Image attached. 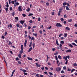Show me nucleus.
I'll use <instances>...</instances> for the list:
<instances>
[{"label":"nucleus","mask_w":77,"mask_h":77,"mask_svg":"<svg viewBox=\"0 0 77 77\" xmlns=\"http://www.w3.org/2000/svg\"><path fill=\"white\" fill-rule=\"evenodd\" d=\"M21 50L20 52H19V53L20 54H22L23 53V45H21Z\"/></svg>","instance_id":"obj_1"},{"label":"nucleus","mask_w":77,"mask_h":77,"mask_svg":"<svg viewBox=\"0 0 77 77\" xmlns=\"http://www.w3.org/2000/svg\"><path fill=\"white\" fill-rule=\"evenodd\" d=\"M56 26L57 27H63V26L60 23H57L56 24Z\"/></svg>","instance_id":"obj_2"},{"label":"nucleus","mask_w":77,"mask_h":77,"mask_svg":"<svg viewBox=\"0 0 77 77\" xmlns=\"http://www.w3.org/2000/svg\"><path fill=\"white\" fill-rule=\"evenodd\" d=\"M61 71V68L60 67H57L56 68V71L57 72H59Z\"/></svg>","instance_id":"obj_3"},{"label":"nucleus","mask_w":77,"mask_h":77,"mask_svg":"<svg viewBox=\"0 0 77 77\" xmlns=\"http://www.w3.org/2000/svg\"><path fill=\"white\" fill-rule=\"evenodd\" d=\"M61 12H62V9L60 8V9L58 13V16H60V13H61Z\"/></svg>","instance_id":"obj_4"},{"label":"nucleus","mask_w":77,"mask_h":77,"mask_svg":"<svg viewBox=\"0 0 77 77\" xmlns=\"http://www.w3.org/2000/svg\"><path fill=\"white\" fill-rule=\"evenodd\" d=\"M18 10L20 12L22 11V8H21V6H19L18 8Z\"/></svg>","instance_id":"obj_5"},{"label":"nucleus","mask_w":77,"mask_h":77,"mask_svg":"<svg viewBox=\"0 0 77 77\" xmlns=\"http://www.w3.org/2000/svg\"><path fill=\"white\" fill-rule=\"evenodd\" d=\"M20 5V3H19L16 2L15 3L14 6L15 7V6H17V5Z\"/></svg>","instance_id":"obj_6"},{"label":"nucleus","mask_w":77,"mask_h":77,"mask_svg":"<svg viewBox=\"0 0 77 77\" xmlns=\"http://www.w3.org/2000/svg\"><path fill=\"white\" fill-rule=\"evenodd\" d=\"M63 59H65V60H67V59H68L66 56V57H65V56L63 57Z\"/></svg>","instance_id":"obj_7"},{"label":"nucleus","mask_w":77,"mask_h":77,"mask_svg":"<svg viewBox=\"0 0 77 77\" xmlns=\"http://www.w3.org/2000/svg\"><path fill=\"white\" fill-rule=\"evenodd\" d=\"M9 27H10V28L12 27V25L11 24H10L8 25V28H9Z\"/></svg>","instance_id":"obj_8"},{"label":"nucleus","mask_w":77,"mask_h":77,"mask_svg":"<svg viewBox=\"0 0 77 77\" xmlns=\"http://www.w3.org/2000/svg\"><path fill=\"white\" fill-rule=\"evenodd\" d=\"M35 64L36 65V66H37V67H40V66H41V65L38 64V63H35Z\"/></svg>","instance_id":"obj_9"},{"label":"nucleus","mask_w":77,"mask_h":77,"mask_svg":"<svg viewBox=\"0 0 77 77\" xmlns=\"http://www.w3.org/2000/svg\"><path fill=\"white\" fill-rule=\"evenodd\" d=\"M20 24H24V21L20 20Z\"/></svg>","instance_id":"obj_10"},{"label":"nucleus","mask_w":77,"mask_h":77,"mask_svg":"<svg viewBox=\"0 0 77 77\" xmlns=\"http://www.w3.org/2000/svg\"><path fill=\"white\" fill-rule=\"evenodd\" d=\"M69 52H71V50L70 49H69L66 51V53H68Z\"/></svg>","instance_id":"obj_11"},{"label":"nucleus","mask_w":77,"mask_h":77,"mask_svg":"<svg viewBox=\"0 0 77 77\" xmlns=\"http://www.w3.org/2000/svg\"><path fill=\"white\" fill-rule=\"evenodd\" d=\"M66 10L67 11H69V10H70V9H69V8L67 6H66Z\"/></svg>","instance_id":"obj_12"},{"label":"nucleus","mask_w":77,"mask_h":77,"mask_svg":"<svg viewBox=\"0 0 77 77\" xmlns=\"http://www.w3.org/2000/svg\"><path fill=\"white\" fill-rule=\"evenodd\" d=\"M72 19L68 20V23H71V22H72Z\"/></svg>","instance_id":"obj_13"},{"label":"nucleus","mask_w":77,"mask_h":77,"mask_svg":"<svg viewBox=\"0 0 77 77\" xmlns=\"http://www.w3.org/2000/svg\"><path fill=\"white\" fill-rule=\"evenodd\" d=\"M32 50V47H31L29 49V51H28V52H30V51H31Z\"/></svg>","instance_id":"obj_14"},{"label":"nucleus","mask_w":77,"mask_h":77,"mask_svg":"<svg viewBox=\"0 0 77 77\" xmlns=\"http://www.w3.org/2000/svg\"><path fill=\"white\" fill-rule=\"evenodd\" d=\"M15 20H17V21H16V22H17V21H18V17H15Z\"/></svg>","instance_id":"obj_15"},{"label":"nucleus","mask_w":77,"mask_h":77,"mask_svg":"<svg viewBox=\"0 0 77 77\" xmlns=\"http://www.w3.org/2000/svg\"><path fill=\"white\" fill-rule=\"evenodd\" d=\"M32 35L33 36H37V35H38V33H36L35 34L34 33H33L32 34Z\"/></svg>","instance_id":"obj_16"},{"label":"nucleus","mask_w":77,"mask_h":77,"mask_svg":"<svg viewBox=\"0 0 77 77\" xmlns=\"http://www.w3.org/2000/svg\"><path fill=\"white\" fill-rule=\"evenodd\" d=\"M56 44L58 46H59V43H58V41H57V39H56Z\"/></svg>","instance_id":"obj_17"},{"label":"nucleus","mask_w":77,"mask_h":77,"mask_svg":"<svg viewBox=\"0 0 77 77\" xmlns=\"http://www.w3.org/2000/svg\"><path fill=\"white\" fill-rule=\"evenodd\" d=\"M32 42H30V43L29 45V47H30L32 45Z\"/></svg>","instance_id":"obj_18"},{"label":"nucleus","mask_w":77,"mask_h":77,"mask_svg":"<svg viewBox=\"0 0 77 77\" xmlns=\"http://www.w3.org/2000/svg\"><path fill=\"white\" fill-rule=\"evenodd\" d=\"M27 59L28 60H33V59L31 58H30L29 57H27Z\"/></svg>","instance_id":"obj_19"},{"label":"nucleus","mask_w":77,"mask_h":77,"mask_svg":"<svg viewBox=\"0 0 77 77\" xmlns=\"http://www.w3.org/2000/svg\"><path fill=\"white\" fill-rule=\"evenodd\" d=\"M58 57L59 59H62V57H61V56H60V55H58Z\"/></svg>","instance_id":"obj_20"},{"label":"nucleus","mask_w":77,"mask_h":77,"mask_svg":"<svg viewBox=\"0 0 77 77\" xmlns=\"http://www.w3.org/2000/svg\"><path fill=\"white\" fill-rule=\"evenodd\" d=\"M66 30H70V29H69V28L68 27H66Z\"/></svg>","instance_id":"obj_21"},{"label":"nucleus","mask_w":77,"mask_h":77,"mask_svg":"<svg viewBox=\"0 0 77 77\" xmlns=\"http://www.w3.org/2000/svg\"><path fill=\"white\" fill-rule=\"evenodd\" d=\"M68 45L70 47H71V48H72L73 47V46H72L71 44Z\"/></svg>","instance_id":"obj_22"},{"label":"nucleus","mask_w":77,"mask_h":77,"mask_svg":"<svg viewBox=\"0 0 77 77\" xmlns=\"http://www.w3.org/2000/svg\"><path fill=\"white\" fill-rule=\"evenodd\" d=\"M11 14L12 16H13V17H14V15H15V12H13Z\"/></svg>","instance_id":"obj_23"},{"label":"nucleus","mask_w":77,"mask_h":77,"mask_svg":"<svg viewBox=\"0 0 77 77\" xmlns=\"http://www.w3.org/2000/svg\"><path fill=\"white\" fill-rule=\"evenodd\" d=\"M72 44L73 45H74L75 46H77V45H76L75 43H72Z\"/></svg>","instance_id":"obj_24"},{"label":"nucleus","mask_w":77,"mask_h":77,"mask_svg":"<svg viewBox=\"0 0 77 77\" xmlns=\"http://www.w3.org/2000/svg\"><path fill=\"white\" fill-rule=\"evenodd\" d=\"M6 3H7V5H6V6L7 7V8H9V4H8V2H6Z\"/></svg>","instance_id":"obj_25"},{"label":"nucleus","mask_w":77,"mask_h":77,"mask_svg":"<svg viewBox=\"0 0 77 77\" xmlns=\"http://www.w3.org/2000/svg\"><path fill=\"white\" fill-rule=\"evenodd\" d=\"M9 9V8H5V10L6 11V12H8V10Z\"/></svg>","instance_id":"obj_26"},{"label":"nucleus","mask_w":77,"mask_h":77,"mask_svg":"<svg viewBox=\"0 0 77 77\" xmlns=\"http://www.w3.org/2000/svg\"><path fill=\"white\" fill-rule=\"evenodd\" d=\"M64 36L65 38H66V36H67V33H65L64 35Z\"/></svg>","instance_id":"obj_27"},{"label":"nucleus","mask_w":77,"mask_h":77,"mask_svg":"<svg viewBox=\"0 0 77 77\" xmlns=\"http://www.w3.org/2000/svg\"><path fill=\"white\" fill-rule=\"evenodd\" d=\"M32 45H33V48H35V43L32 44Z\"/></svg>","instance_id":"obj_28"},{"label":"nucleus","mask_w":77,"mask_h":77,"mask_svg":"<svg viewBox=\"0 0 77 77\" xmlns=\"http://www.w3.org/2000/svg\"><path fill=\"white\" fill-rule=\"evenodd\" d=\"M8 44H9V45H12V42L11 41H9Z\"/></svg>","instance_id":"obj_29"},{"label":"nucleus","mask_w":77,"mask_h":77,"mask_svg":"<svg viewBox=\"0 0 77 77\" xmlns=\"http://www.w3.org/2000/svg\"><path fill=\"white\" fill-rule=\"evenodd\" d=\"M18 57H19V58H21V54H19L18 55Z\"/></svg>","instance_id":"obj_30"},{"label":"nucleus","mask_w":77,"mask_h":77,"mask_svg":"<svg viewBox=\"0 0 77 77\" xmlns=\"http://www.w3.org/2000/svg\"><path fill=\"white\" fill-rule=\"evenodd\" d=\"M55 58L57 60H58V58H57V56H55Z\"/></svg>","instance_id":"obj_31"},{"label":"nucleus","mask_w":77,"mask_h":77,"mask_svg":"<svg viewBox=\"0 0 77 77\" xmlns=\"http://www.w3.org/2000/svg\"><path fill=\"white\" fill-rule=\"evenodd\" d=\"M39 9H37V11H38V12H41V8H38Z\"/></svg>","instance_id":"obj_32"},{"label":"nucleus","mask_w":77,"mask_h":77,"mask_svg":"<svg viewBox=\"0 0 77 77\" xmlns=\"http://www.w3.org/2000/svg\"><path fill=\"white\" fill-rule=\"evenodd\" d=\"M22 15L23 17H26V15L24 14H22Z\"/></svg>","instance_id":"obj_33"},{"label":"nucleus","mask_w":77,"mask_h":77,"mask_svg":"<svg viewBox=\"0 0 77 77\" xmlns=\"http://www.w3.org/2000/svg\"><path fill=\"white\" fill-rule=\"evenodd\" d=\"M61 74H64V73H65V72L63 71V70H62L61 71Z\"/></svg>","instance_id":"obj_34"},{"label":"nucleus","mask_w":77,"mask_h":77,"mask_svg":"<svg viewBox=\"0 0 77 77\" xmlns=\"http://www.w3.org/2000/svg\"><path fill=\"white\" fill-rule=\"evenodd\" d=\"M60 43H61L62 44H64V42L63 41H60Z\"/></svg>","instance_id":"obj_35"},{"label":"nucleus","mask_w":77,"mask_h":77,"mask_svg":"<svg viewBox=\"0 0 77 77\" xmlns=\"http://www.w3.org/2000/svg\"><path fill=\"white\" fill-rule=\"evenodd\" d=\"M63 5L64 6H65V5H67V3H66V2H64L63 3Z\"/></svg>","instance_id":"obj_36"},{"label":"nucleus","mask_w":77,"mask_h":77,"mask_svg":"<svg viewBox=\"0 0 77 77\" xmlns=\"http://www.w3.org/2000/svg\"><path fill=\"white\" fill-rule=\"evenodd\" d=\"M66 62H65V64H67L68 62V60H66Z\"/></svg>","instance_id":"obj_37"},{"label":"nucleus","mask_w":77,"mask_h":77,"mask_svg":"<svg viewBox=\"0 0 77 77\" xmlns=\"http://www.w3.org/2000/svg\"><path fill=\"white\" fill-rule=\"evenodd\" d=\"M71 69H70L69 68H68L67 69V71H71Z\"/></svg>","instance_id":"obj_38"},{"label":"nucleus","mask_w":77,"mask_h":77,"mask_svg":"<svg viewBox=\"0 0 77 77\" xmlns=\"http://www.w3.org/2000/svg\"><path fill=\"white\" fill-rule=\"evenodd\" d=\"M35 39L33 37H32L31 38V41H33L34 40H35Z\"/></svg>","instance_id":"obj_39"},{"label":"nucleus","mask_w":77,"mask_h":77,"mask_svg":"<svg viewBox=\"0 0 77 77\" xmlns=\"http://www.w3.org/2000/svg\"><path fill=\"white\" fill-rule=\"evenodd\" d=\"M27 12H29L30 11V8H29L28 9L26 10Z\"/></svg>","instance_id":"obj_40"},{"label":"nucleus","mask_w":77,"mask_h":77,"mask_svg":"<svg viewBox=\"0 0 77 77\" xmlns=\"http://www.w3.org/2000/svg\"><path fill=\"white\" fill-rule=\"evenodd\" d=\"M60 20H61V21H63L64 19H63V18H61L60 19Z\"/></svg>","instance_id":"obj_41"},{"label":"nucleus","mask_w":77,"mask_h":77,"mask_svg":"<svg viewBox=\"0 0 77 77\" xmlns=\"http://www.w3.org/2000/svg\"><path fill=\"white\" fill-rule=\"evenodd\" d=\"M62 35H63V34L61 33L59 35V37H60L61 36H62Z\"/></svg>","instance_id":"obj_42"},{"label":"nucleus","mask_w":77,"mask_h":77,"mask_svg":"<svg viewBox=\"0 0 77 77\" xmlns=\"http://www.w3.org/2000/svg\"><path fill=\"white\" fill-rule=\"evenodd\" d=\"M18 63L20 64V65H21V62L20 61H18Z\"/></svg>","instance_id":"obj_43"},{"label":"nucleus","mask_w":77,"mask_h":77,"mask_svg":"<svg viewBox=\"0 0 77 77\" xmlns=\"http://www.w3.org/2000/svg\"><path fill=\"white\" fill-rule=\"evenodd\" d=\"M33 15V14H29L28 15V16H32V15Z\"/></svg>","instance_id":"obj_44"},{"label":"nucleus","mask_w":77,"mask_h":77,"mask_svg":"<svg viewBox=\"0 0 77 77\" xmlns=\"http://www.w3.org/2000/svg\"><path fill=\"white\" fill-rule=\"evenodd\" d=\"M74 66H77V64H76V63H75L74 64H73Z\"/></svg>","instance_id":"obj_45"},{"label":"nucleus","mask_w":77,"mask_h":77,"mask_svg":"<svg viewBox=\"0 0 77 77\" xmlns=\"http://www.w3.org/2000/svg\"><path fill=\"white\" fill-rule=\"evenodd\" d=\"M58 54V52H57V51H56V53H55L54 54V55H57Z\"/></svg>","instance_id":"obj_46"},{"label":"nucleus","mask_w":77,"mask_h":77,"mask_svg":"<svg viewBox=\"0 0 77 77\" xmlns=\"http://www.w3.org/2000/svg\"><path fill=\"white\" fill-rule=\"evenodd\" d=\"M64 17L65 18H66L67 17V16H66V14H65L64 15Z\"/></svg>","instance_id":"obj_47"},{"label":"nucleus","mask_w":77,"mask_h":77,"mask_svg":"<svg viewBox=\"0 0 77 77\" xmlns=\"http://www.w3.org/2000/svg\"><path fill=\"white\" fill-rule=\"evenodd\" d=\"M38 21H41V18H40V17H38Z\"/></svg>","instance_id":"obj_48"},{"label":"nucleus","mask_w":77,"mask_h":77,"mask_svg":"<svg viewBox=\"0 0 77 77\" xmlns=\"http://www.w3.org/2000/svg\"><path fill=\"white\" fill-rule=\"evenodd\" d=\"M75 71V69H72L71 70V73H72V72H73V71Z\"/></svg>","instance_id":"obj_49"},{"label":"nucleus","mask_w":77,"mask_h":77,"mask_svg":"<svg viewBox=\"0 0 77 77\" xmlns=\"http://www.w3.org/2000/svg\"><path fill=\"white\" fill-rule=\"evenodd\" d=\"M63 69H65H65H66V66H64L63 67Z\"/></svg>","instance_id":"obj_50"},{"label":"nucleus","mask_w":77,"mask_h":77,"mask_svg":"<svg viewBox=\"0 0 77 77\" xmlns=\"http://www.w3.org/2000/svg\"><path fill=\"white\" fill-rule=\"evenodd\" d=\"M49 3H48V2H47L46 3V5H47V6H49Z\"/></svg>","instance_id":"obj_51"},{"label":"nucleus","mask_w":77,"mask_h":77,"mask_svg":"<svg viewBox=\"0 0 77 77\" xmlns=\"http://www.w3.org/2000/svg\"><path fill=\"white\" fill-rule=\"evenodd\" d=\"M26 57V54H25L23 55V58H24V57Z\"/></svg>","instance_id":"obj_52"},{"label":"nucleus","mask_w":77,"mask_h":77,"mask_svg":"<svg viewBox=\"0 0 77 77\" xmlns=\"http://www.w3.org/2000/svg\"><path fill=\"white\" fill-rule=\"evenodd\" d=\"M52 51H55V50H56V48H52Z\"/></svg>","instance_id":"obj_53"},{"label":"nucleus","mask_w":77,"mask_h":77,"mask_svg":"<svg viewBox=\"0 0 77 77\" xmlns=\"http://www.w3.org/2000/svg\"><path fill=\"white\" fill-rule=\"evenodd\" d=\"M28 29H29V30H30V29H31V26H29L28 27Z\"/></svg>","instance_id":"obj_54"},{"label":"nucleus","mask_w":77,"mask_h":77,"mask_svg":"<svg viewBox=\"0 0 77 77\" xmlns=\"http://www.w3.org/2000/svg\"><path fill=\"white\" fill-rule=\"evenodd\" d=\"M39 32H40V34H42V30H40Z\"/></svg>","instance_id":"obj_55"},{"label":"nucleus","mask_w":77,"mask_h":77,"mask_svg":"<svg viewBox=\"0 0 77 77\" xmlns=\"http://www.w3.org/2000/svg\"><path fill=\"white\" fill-rule=\"evenodd\" d=\"M16 26L17 27H20V25L19 24H17L16 25Z\"/></svg>","instance_id":"obj_56"},{"label":"nucleus","mask_w":77,"mask_h":77,"mask_svg":"<svg viewBox=\"0 0 77 77\" xmlns=\"http://www.w3.org/2000/svg\"><path fill=\"white\" fill-rule=\"evenodd\" d=\"M7 34H8V32H7L5 31V35H7Z\"/></svg>","instance_id":"obj_57"},{"label":"nucleus","mask_w":77,"mask_h":77,"mask_svg":"<svg viewBox=\"0 0 77 77\" xmlns=\"http://www.w3.org/2000/svg\"><path fill=\"white\" fill-rule=\"evenodd\" d=\"M28 38L30 40L31 39V37H30V35H29Z\"/></svg>","instance_id":"obj_58"},{"label":"nucleus","mask_w":77,"mask_h":77,"mask_svg":"<svg viewBox=\"0 0 77 77\" xmlns=\"http://www.w3.org/2000/svg\"><path fill=\"white\" fill-rule=\"evenodd\" d=\"M29 22L30 23H33V21H32V20H30Z\"/></svg>","instance_id":"obj_59"},{"label":"nucleus","mask_w":77,"mask_h":77,"mask_svg":"<svg viewBox=\"0 0 77 77\" xmlns=\"http://www.w3.org/2000/svg\"><path fill=\"white\" fill-rule=\"evenodd\" d=\"M59 47H62V45L60 43V44Z\"/></svg>","instance_id":"obj_60"},{"label":"nucleus","mask_w":77,"mask_h":77,"mask_svg":"<svg viewBox=\"0 0 77 77\" xmlns=\"http://www.w3.org/2000/svg\"><path fill=\"white\" fill-rule=\"evenodd\" d=\"M14 3H15V2L14 1H11V3H12V4H14Z\"/></svg>","instance_id":"obj_61"},{"label":"nucleus","mask_w":77,"mask_h":77,"mask_svg":"<svg viewBox=\"0 0 77 77\" xmlns=\"http://www.w3.org/2000/svg\"><path fill=\"white\" fill-rule=\"evenodd\" d=\"M23 74H24V75H27V73H26L25 72H24Z\"/></svg>","instance_id":"obj_62"},{"label":"nucleus","mask_w":77,"mask_h":77,"mask_svg":"<svg viewBox=\"0 0 77 77\" xmlns=\"http://www.w3.org/2000/svg\"><path fill=\"white\" fill-rule=\"evenodd\" d=\"M74 26L75 27H76L77 28V24H75L74 25Z\"/></svg>","instance_id":"obj_63"},{"label":"nucleus","mask_w":77,"mask_h":77,"mask_svg":"<svg viewBox=\"0 0 77 77\" xmlns=\"http://www.w3.org/2000/svg\"><path fill=\"white\" fill-rule=\"evenodd\" d=\"M2 39H5V36L3 35L2 36Z\"/></svg>","instance_id":"obj_64"}]
</instances>
